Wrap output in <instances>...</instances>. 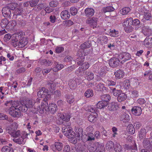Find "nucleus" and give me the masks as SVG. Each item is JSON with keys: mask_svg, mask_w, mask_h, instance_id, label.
I'll use <instances>...</instances> for the list:
<instances>
[{"mask_svg": "<svg viewBox=\"0 0 152 152\" xmlns=\"http://www.w3.org/2000/svg\"><path fill=\"white\" fill-rule=\"evenodd\" d=\"M2 12L4 17L9 18L11 17L12 15L11 11L7 7L3 8Z\"/></svg>", "mask_w": 152, "mask_h": 152, "instance_id": "obj_12", "label": "nucleus"}, {"mask_svg": "<svg viewBox=\"0 0 152 152\" xmlns=\"http://www.w3.org/2000/svg\"><path fill=\"white\" fill-rule=\"evenodd\" d=\"M89 67V64L88 62L83 63L79 68V72L88 69Z\"/></svg>", "mask_w": 152, "mask_h": 152, "instance_id": "obj_31", "label": "nucleus"}, {"mask_svg": "<svg viewBox=\"0 0 152 152\" xmlns=\"http://www.w3.org/2000/svg\"><path fill=\"white\" fill-rule=\"evenodd\" d=\"M86 76L88 80H91L94 79V74L90 72L86 71Z\"/></svg>", "mask_w": 152, "mask_h": 152, "instance_id": "obj_55", "label": "nucleus"}, {"mask_svg": "<svg viewBox=\"0 0 152 152\" xmlns=\"http://www.w3.org/2000/svg\"><path fill=\"white\" fill-rule=\"evenodd\" d=\"M1 151L2 152H13L12 148L7 146H4L2 148Z\"/></svg>", "mask_w": 152, "mask_h": 152, "instance_id": "obj_57", "label": "nucleus"}, {"mask_svg": "<svg viewBox=\"0 0 152 152\" xmlns=\"http://www.w3.org/2000/svg\"><path fill=\"white\" fill-rule=\"evenodd\" d=\"M144 44L148 48L151 47L152 46V39H145Z\"/></svg>", "mask_w": 152, "mask_h": 152, "instance_id": "obj_37", "label": "nucleus"}, {"mask_svg": "<svg viewBox=\"0 0 152 152\" xmlns=\"http://www.w3.org/2000/svg\"><path fill=\"white\" fill-rule=\"evenodd\" d=\"M109 34L110 36L113 37H117L119 35V32L115 29L110 30Z\"/></svg>", "mask_w": 152, "mask_h": 152, "instance_id": "obj_52", "label": "nucleus"}, {"mask_svg": "<svg viewBox=\"0 0 152 152\" xmlns=\"http://www.w3.org/2000/svg\"><path fill=\"white\" fill-rule=\"evenodd\" d=\"M68 85L71 89H74L77 86L76 82L74 80L71 79L69 82Z\"/></svg>", "mask_w": 152, "mask_h": 152, "instance_id": "obj_39", "label": "nucleus"}, {"mask_svg": "<svg viewBox=\"0 0 152 152\" xmlns=\"http://www.w3.org/2000/svg\"><path fill=\"white\" fill-rule=\"evenodd\" d=\"M147 132L145 129H141L138 132V137L139 139L142 140L145 137Z\"/></svg>", "mask_w": 152, "mask_h": 152, "instance_id": "obj_29", "label": "nucleus"}, {"mask_svg": "<svg viewBox=\"0 0 152 152\" xmlns=\"http://www.w3.org/2000/svg\"><path fill=\"white\" fill-rule=\"evenodd\" d=\"M131 57V55L126 53L120 54L118 56L119 59L121 60V62L122 63H124L126 61L130 59Z\"/></svg>", "mask_w": 152, "mask_h": 152, "instance_id": "obj_6", "label": "nucleus"}, {"mask_svg": "<svg viewBox=\"0 0 152 152\" xmlns=\"http://www.w3.org/2000/svg\"><path fill=\"white\" fill-rule=\"evenodd\" d=\"M70 116L69 115L66 114H63L58 118L59 124H63L64 126H69L70 124L68 122L69 121Z\"/></svg>", "mask_w": 152, "mask_h": 152, "instance_id": "obj_3", "label": "nucleus"}, {"mask_svg": "<svg viewBox=\"0 0 152 152\" xmlns=\"http://www.w3.org/2000/svg\"><path fill=\"white\" fill-rule=\"evenodd\" d=\"M111 98L109 94H106L102 95L101 96L100 98L102 101H103L104 102L107 103Z\"/></svg>", "mask_w": 152, "mask_h": 152, "instance_id": "obj_34", "label": "nucleus"}, {"mask_svg": "<svg viewBox=\"0 0 152 152\" xmlns=\"http://www.w3.org/2000/svg\"><path fill=\"white\" fill-rule=\"evenodd\" d=\"M39 62L42 65L48 66H51L53 64L51 61L46 59L40 60Z\"/></svg>", "mask_w": 152, "mask_h": 152, "instance_id": "obj_28", "label": "nucleus"}, {"mask_svg": "<svg viewBox=\"0 0 152 152\" xmlns=\"http://www.w3.org/2000/svg\"><path fill=\"white\" fill-rule=\"evenodd\" d=\"M6 131L7 133L15 138H17L20 135V132L19 130H12V129L10 126L7 128Z\"/></svg>", "mask_w": 152, "mask_h": 152, "instance_id": "obj_10", "label": "nucleus"}, {"mask_svg": "<svg viewBox=\"0 0 152 152\" xmlns=\"http://www.w3.org/2000/svg\"><path fill=\"white\" fill-rule=\"evenodd\" d=\"M114 150L116 152H120L122 149V146L118 143H116L114 145Z\"/></svg>", "mask_w": 152, "mask_h": 152, "instance_id": "obj_53", "label": "nucleus"}, {"mask_svg": "<svg viewBox=\"0 0 152 152\" xmlns=\"http://www.w3.org/2000/svg\"><path fill=\"white\" fill-rule=\"evenodd\" d=\"M102 80L105 83L107 84L108 86H114L116 84L115 81H113L109 78V77H106L102 79Z\"/></svg>", "mask_w": 152, "mask_h": 152, "instance_id": "obj_19", "label": "nucleus"}, {"mask_svg": "<svg viewBox=\"0 0 152 152\" xmlns=\"http://www.w3.org/2000/svg\"><path fill=\"white\" fill-rule=\"evenodd\" d=\"M49 106H48V104L46 102H45L43 103L40 107H39L37 108V110L39 111V112L41 113H43L45 111H48L49 110Z\"/></svg>", "mask_w": 152, "mask_h": 152, "instance_id": "obj_15", "label": "nucleus"}, {"mask_svg": "<svg viewBox=\"0 0 152 152\" xmlns=\"http://www.w3.org/2000/svg\"><path fill=\"white\" fill-rule=\"evenodd\" d=\"M69 11L71 14L72 15H74L77 14V10L75 7H72L70 8Z\"/></svg>", "mask_w": 152, "mask_h": 152, "instance_id": "obj_64", "label": "nucleus"}, {"mask_svg": "<svg viewBox=\"0 0 152 152\" xmlns=\"http://www.w3.org/2000/svg\"><path fill=\"white\" fill-rule=\"evenodd\" d=\"M76 138L78 140H80L83 136V129L81 127H78L75 130Z\"/></svg>", "mask_w": 152, "mask_h": 152, "instance_id": "obj_18", "label": "nucleus"}, {"mask_svg": "<svg viewBox=\"0 0 152 152\" xmlns=\"http://www.w3.org/2000/svg\"><path fill=\"white\" fill-rule=\"evenodd\" d=\"M46 86L48 88L49 91H51L55 89L56 84L53 82L50 81L48 82Z\"/></svg>", "mask_w": 152, "mask_h": 152, "instance_id": "obj_25", "label": "nucleus"}, {"mask_svg": "<svg viewBox=\"0 0 152 152\" xmlns=\"http://www.w3.org/2000/svg\"><path fill=\"white\" fill-rule=\"evenodd\" d=\"M127 98L126 94L124 93L121 92L119 93L117 97V100L119 102H122L126 99Z\"/></svg>", "mask_w": 152, "mask_h": 152, "instance_id": "obj_26", "label": "nucleus"}, {"mask_svg": "<svg viewBox=\"0 0 152 152\" xmlns=\"http://www.w3.org/2000/svg\"><path fill=\"white\" fill-rule=\"evenodd\" d=\"M17 24L16 21L15 20H11L10 22L8 21V26H9V30H11L13 28L16 26Z\"/></svg>", "mask_w": 152, "mask_h": 152, "instance_id": "obj_56", "label": "nucleus"}, {"mask_svg": "<svg viewBox=\"0 0 152 152\" xmlns=\"http://www.w3.org/2000/svg\"><path fill=\"white\" fill-rule=\"evenodd\" d=\"M114 10V8L113 7L109 6L103 7L101 10V12L105 13L107 12L113 11Z\"/></svg>", "mask_w": 152, "mask_h": 152, "instance_id": "obj_41", "label": "nucleus"}, {"mask_svg": "<svg viewBox=\"0 0 152 152\" xmlns=\"http://www.w3.org/2000/svg\"><path fill=\"white\" fill-rule=\"evenodd\" d=\"M8 20L6 18L2 20L1 22V27L3 28H5L6 29H9V26H8Z\"/></svg>", "mask_w": 152, "mask_h": 152, "instance_id": "obj_27", "label": "nucleus"}, {"mask_svg": "<svg viewBox=\"0 0 152 152\" xmlns=\"http://www.w3.org/2000/svg\"><path fill=\"white\" fill-rule=\"evenodd\" d=\"M22 12V10L21 9L17 8L13 15V18L16 19V20H18V22L22 20H23V17L21 15Z\"/></svg>", "mask_w": 152, "mask_h": 152, "instance_id": "obj_5", "label": "nucleus"}, {"mask_svg": "<svg viewBox=\"0 0 152 152\" xmlns=\"http://www.w3.org/2000/svg\"><path fill=\"white\" fill-rule=\"evenodd\" d=\"M61 16L62 19L64 20H66L69 19L70 16V15L68 11L64 10L61 12Z\"/></svg>", "mask_w": 152, "mask_h": 152, "instance_id": "obj_23", "label": "nucleus"}, {"mask_svg": "<svg viewBox=\"0 0 152 152\" xmlns=\"http://www.w3.org/2000/svg\"><path fill=\"white\" fill-rule=\"evenodd\" d=\"M121 121L124 123L128 122L130 120V116L125 113H123L120 116Z\"/></svg>", "mask_w": 152, "mask_h": 152, "instance_id": "obj_17", "label": "nucleus"}, {"mask_svg": "<svg viewBox=\"0 0 152 152\" xmlns=\"http://www.w3.org/2000/svg\"><path fill=\"white\" fill-rule=\"evenodd\" d=\"M133 20L132 18H126V20L124 22V24H127L128 25H132L133 24Z\"/></svg>", "mask_w": 152, "mask_h": 152, "instance_id": "obj_54", "label": "nucleus"}, {"mask_svg": "<svg viewBox=\"0 0 152 152\" xmlns=\"http://www.w3.org/2000/svg\"><path fill=\"white\" fill-rule=\"evenodd\" d=\"M17 107H18V109L19 111L23 112H26L28 110V109L25 104H20L18 105H16Z\"/></svg>", "mask_w": 152, "mask_h": 152, "instance_id": "obj_32", "label": "nucleus"}, {"mask_svg": "<svg viewBox=\"0 0 152 152\" xmlns=\"http://www.w3.org/2000/svg\"><path fill=\"white\" fill-rule=\"evenodd\" d=\"M50 106H49V110L52 113L54 114L57 110V106L55 103L51 104L50 105Z\"/></svg>", "mask_w": 152, "mask_h": 152, "instance_id": "obj_42", "label": "nucleus"}, {"mask_svg": "<svg viewBox=\"0 0 152 152\" xmlns=\"http://www.w3.org/2000/svg\"><path fill=\"white\" fill-rule=\"evenodd\" d=\"M25 34L24 32L20 31L13 34V37L15 38H25L24 37Z\"/></svg>", "mask_w": 152, "mask_h": 152, "instance_id": "obj_40", "label": "nucleus"}, {"mask_svg": "<svg viewBox=\"0 0 152 152\" xmlns=\"http://www.w3.org/2000/svg\"><path fill=\"white\" fill-rule=\"evenodd\" d=\"M133 114L136 116H138L141 115L142 110L141 108L138 106H134L131 109Z\"/></svg>", "mask_w": 152, "mask_h": 152, "instance_id": "obj_13", "label": "nucleus"}, {"mask_svg": "<svg viewBox=\"0 0 152 152\" xmlns=\"http://www.w3.org/2000/svg\"><path fill=\"white\" fill-rule=\"evenodd\" d=\"M65 97L66 99V102L69 104L73 103L74 101V98L73 96L66 94L65 96Z\"/></svg>", "mask_w": 152, "mask_h": 152, "instance_id": "obj_38", "label": "nucleus"}, {"mask_svg": "<svg viewBox=\"0 0 152 152\" xmlns=\"http://www.w3.org/2000/svg\"><path fill=\"white\" fill-rule=\"evenodd\" d=\"M121 60L118 58L112 57L109 60V65L112 67H116L119 65Z\"/></svg>", "mask_w": 152, "mask_h": 152, "instance_id": "obj_11", "label": "nucleus"}, {"mask_svg": "<svg viewBox=\"0 0 152 152\" xmlns=\"http://www.w3.org/2000/svg\"><path fill=\"white\" fill-rule=\"evenodd\" d=\"M108 103L104 102L103 101H101L99 102L96 104V107L97 108L101 109L106 106Z\"/></svg>", "mask_w": 152, "mask_h": 152, "instance_id": "obj_36", "label": "nucleus"}, {"mask_svg": "<svg viewBox=\"0 0 152 152\" xmlns=\"http://www.w3.org/2000/svg\"><path fill=\"white\" fill-rule=\"evenodd\" d=\"M111 92L113 96H118L119 93L122 92V91L121 90H118L116 89L115 88H113L111 89Z\"/></svg>", "mask_w": 152, "mask_h": 152, "instance_id": "obj_48", "label": "nucleus"}, {"mask_svg": "<svg viewBox=\"0 0 152 152\" xmlns=\"http://www.w3.org/2000/svg\"><path fill=\"white\" fill-rule=\"evenodd\" d=\"M9 89L7 87L4 88L3 87L1 86L0 87V92L2 94H5L7 95L8 94Z\"/></svg>", "mask_w": 152, "mask_h": 152, "instance_id": "obj_59", "label": "nucleus"}, {"mask_svg": "<svg viewBox=\"0 0 152 152\" xmlns=\"http://www.w3.org/2000/svg\"><path fill=\"white\" fill-rule=\"evenodd\" d=\"M143 146L150 150L152 149L149 138H145L143 141Z\"/></svg>", "mask_w": 152, "mask_h": 152, "instance_id": "obj_22", "label": "nucleus"}, {"mask_svg": "<svg viewBox=\"0 0 152 152\" xmlns=\"http://www.w3.org/2000/svg\"><path fill=\"white\" fill-rule=\"evenodd\" d=\"M105 68L102 67L101 69H98V74L101 77H103V79L104 77H106V70Z\"/></svg>", "mask_w": 152, "mask_h": 152, "instance_id": "obj_33", "label": "nucleus"}, {"mask_svg": "<svg viewBox=\"0 0 152 152\" xmlns=\"http://www.w3.org/2000/svg\"><path fill=\"white\" fill-rule=\"evenodd\" d=\"M48 90H46L45 88H42L39 89V91L37 93V96L39 98H42L46 96L48 94Z\"/></svg>", "mask_w": 152, "mask_h": 152, "instance_id": "obj_20", "label": "nucleus"}, {"mask_svg": "<svg viewBox=\"0 0 152 152\" xmlns=\"http://www.w3.org/2000/svg\"><path fill=\"white\" fill-rule=\"evenodd\" d=\"M54 65L55 67L53 69V71L54 72H56L59 70L63 68L64 67L63 65L61 64H58V63L55 62L54 64Z\"/></svg>", "mask_w": 152, "mask_h": 152, "instance_id": "obj_30", "label": "nucleus"}, {"mask_svg": "<svg viewBox=\"0 0 152 152\" xmlns=\"http://www.w3.org/2000/svg\"><path fill=\"white\" fill-rule=\"evenodd\" d=\"M69 126H66V128L64 130L65 135L69 139H72L75 137V133L69 128Z\"/></svg>", "mask_w": 152, "mask_h": 152, "instance_id": "obj_9", "label": "nucleus"}, {"mask_svg": "<svg viewBox=\"0 0 152 152\" xmlns=\"http://www.w3.org/2000/svg\"><path fill=\"white\" fill-rule=\"evenodd\" d=\"M91 46V42L89 41L85 42L81 44L80 46L81 48L82 49H84L89 48Z\"/></svg>", "mask_w": 152, "mask_h": 152, "instance_id": "obj_50", "label": "nucleus"}, {"mask_svg": "<svg viewBox=\"0 0 152 152\" xmlns=\"http://www.w3.org/2000/svg\"><path fill=\"white\" fill-rule=\"evenodd\" d=\"M144 76L145 77L148 76V79H149L150 76L152 73V71L150 69H147L145 70L144 72L142 73Z\"/></svg>", "mask_w": 152, "mask_h": 152, "instance_id": "obj_63", "label": "nucleus"}, {"mask_svg": "<svg viewBox=\"0 0 152 152\" xmlns=\"http://www.w3.org/2000/svg\"><path fill=\"white\" fill-rule=\"evenodd\" d=\"M96 113L94 112L93 114L90 115L88 117V119L89 121L91 122L94 123L96 119Z\"/></svg>", "mask_w": 152, "mask_h": 152, "instance_id": "obj_44", "label": "nucleus"}, {"mask_svg": "<svg viewBox=\"0 0 152 152\" xmlns=\"http://www.w3.org/2000/svg\"><path fill=\"white\" fill-rule=\"evenodd\" d=\"M87 141H91L95 140L94 135L93 133L89 132L86 135Z\"/></svg>", "mask_w": 152, "mask_h": 152, "instance_id": "obj_43", "label": "nucleus"}, {"mask_svg": "<svg viewBox=\"0 0 152 152\" xmlns=\"http://www.w3.org/2000/svg\"><path fill=\"white\" fill-rule=\"evenodd\" d=\"M85 16L90 17L94 15L95 13L94 10L91 8H86L84 11Z\"/></svg>", "mask_w": 152, "mask_h": 152, "instance_id": "obj_14", "label": "nucleus"}, {"mask_svg": "<svg viewBox=\"0 0 152 152\" xmlns=\"http://www.w3.org/2000/svg\"><path fill=\"white\" fill-rule=\"evenodd\" d=\"M124 71L120 69L117 70L115 71L114 75L116 79H119L123 77L124 75Z\"/></svg>", "mask_w": 152, "mask_h": 152, "instance_id": "obj_24", "label": "nucleus"}, {"mask_svg": "<svg viewBox=\"0 0 152 152\" xmlns=\"http://www.w3.org/2000/svg\"><path fill=\"white\" fill-rule=\"evenodd\" d=\"M130 10V8L129 7H125L121 10L120 12L123 15H125L127 14Z\"/></svg>", "mask_w": 152, "mask_h": 152, "instance_id": "obj_51", "label": "nucleus"}, {"mask_svg": "<svg viewBox=\"0 0 152 152\" xmlns=\"http://www.w3.org/2000/svg\"><path fill=\"white\" fill-rule=\"evenodd\" d=\"M88 149L90 152H94L96 151L101 152L104 151V148L98 142H95L89 145L88 147Z\"/></svg>", "mask_w": 152, "mask_h": 152, "instance_id": "obj_2", "label": "nucleus"}, {"mask_svg": "<svg viewBox=\"0 0 152 152\" xmlns=\"http://www.w3.org/2000/svg\"><path fill=\"white\" fill-rule=\"evenodd\" d=\"M96 90L98 91H103L106 88L104 87V84L102 83L96 84Z\"/></svg>", "mask_w": 152, "mask_h": 152, "instance_id": "obj_47", "label": "nucleus"}, {"mask_svg": "<svg viewBox=\"0 0 152 152\" xmlns=\"http://www.w3.org/2000/svg\"><path fill=\"white\" fill-rule=\"evenodd\" d=\"M11 42L14 47H15L18 46L20 48L24 47L27 44L26 41L25 42L23 39H21L18 42L17 39H12L11 40Z\"/></svg>", "mask_w": 152, "mask_h": 152, "instance_id": "obj_4", "label": "nucleus"}, {"mask_svg": "<svg viewBox=\"0 0 152 152\" xmlns=\"http://www.w3.org/2000/svg\"><path fill=\"white\" fill-rule=\"evenodd\" d=\"M123 86L124 89H128L130 86V81L129 80H125L123 83Z\"/></svg>", "mask_w": 152, "mask_h": 152, "instance_id": "obj_58", "label": "nucleus"}, {"mask_svg": "<svg viewBox=\"0 0 152 152\" xmlns=\"http://www.w3.org/2000/svg\"><path fill=\"white\" fill-rule=\"evenodd\" d=\"M139 96V93L137 90H133L131 91V94L130 95V97L131 98H136Z\"/></svg>", "mask_w": 152, "mask_h": 152, "instance_id": "obj_62", "label": "nucleus"}, {"mask_svg": "<svg viewBox=\"0 0 152 152\" xmlns=\"http://www.w3.org/2000/svg\"><path fill=\"white\" fill-rule=\"evenodd\" d=\"M14 104V102H10L7 103V106H11L9 109V113L14 118H18L21 115V113L16 105Z\"/></svg>", "mask_w": 152, "mask_h": 152, "instance_id": "obj_1", "label": "nucleus"}, {"mask_svg": "<svg viewBox=\"0 0 152 152\" xmlns=\"http://www.w3.org/2000/svg\"><path fill=\"white\" fill-rule=\"evenodd\" d=\"M93 92L91 89H87L84 93V96L86 98H89L93 96Z\"/></svg>", "mask_w": 152, "mask_h": 152, "instance_id": "obj_45", "label": "nucleus"}, {"mask_svg": "<svg viewBox=\"0 0 152 152\" xmlns=\"http://www.w3.org/2000/svg\"><path fill=\"white\" fill-rule=\"evenodd\" d=\"M143 15V19L142 20H144V19L147 20H150L152 18L151 13L148 12H144Z\"/></svg>", "mask_w": 152, "mask_h": 152, "instance_id": "obj_35", "label": "nucleus"}, {"mask_svg": "<svg viewBox=\"0 0 152 152\" xmlns=\"http://www.w3.org/2000/svg\"><path fill=\"white\" fill-rule=\"evenodd\" d=\"M63 144L60 142H55L54 144L50 146L51 149L54 152L56 151H61L63 147Z\"/></svg>", "mask_w": 152, "mask_h": 152, "instance_id": "obj_7", "label": "nucleus"}, {"mask_svg": "<svg viewBox=\"0 0 152 152\" xmlns=\"http://www.w3.org/2000/svg\"><path fill=\"white\" fill-rule=\"evenodd\" d=\"M97 18L93 17L92 18H88L86 20V23L87 24H89L93 28H94L97 27Z\"/></svg>", "mask_w": 152, "mask_h": 152, "instance_id": "obj_8", "label": "nucleus"}, {"mask_svg": "<svg viewBox=\"0 0 152 152\" xmlns=\"http://www.w3.org/2000/svg\"><path fill=\"white\" fill-rule=\"evenodd\" d=\"M84 57H78L76 60L77 64L79 65L80 66L83 63L84 61Z\"/></svg>", "mask_w": 152, "mask_h": 152, "instance_id": "obj_60", "label": "nucleus"}, {"mask_svg": "<svg viewBox=\"0 0 152 152\" xmlns=\"http://www.w3.org/2000/svg\"><path fill=\"white\" fill-rule=\"evenodd\" d=\"M114 147V143L111 141L108 142L106 145V148L108 150H110Z\"/></svg>", "mask_w": 152, "mask_h": 152, "instance_id": "obj_49", "label": "nucleus"}, {"mask_svg": "<svg viewBox=\"0 0 152 152\" xmlns=\"http://www.w3.org/2000/svg\"><path fill=\"white\" fill-rule=\"evenodd\" d=\"M13 140L14 142L19 144H23L25 142L23 138L22 137L19 138H15L13 139Z\"/></svg>", "mask_w": 152, "mask_h": 152, "instance_id": "obj_46", "label": "nucleus"}, {"mask_svg": "<svg viewBox=\"0 0 152 152\" xmlns=\"http://www.w3.org/2000/svg\"><path fill=\"white\" fill-rule=\"evenodd\" d=\"M129 132L131 134H134L135 131V128L132 124H130L128 126Z\"/></svg>", "mask_w": 152, "mask_h": 152, "instance_id": "obj_61", "label": "nucleus"}, {"mask_svg": "<svg viewBox=\"0 0 152 152\" xmlns=\"http://www.w3.org/2000/svg\"><path fill=\"white\" fill-rule=\"evenodd\" d=\"M35 103V101L33 99L27 100H25L24 102V103L28 109L32 108L33 107Z\"/></svg>", "mask_w": 152, "mask_h": 152, "instance_id": "obj_21", "label": "nucleus"}, {"mask_svg": "<svg viewBox=\"0 0 152 152\" xmlns=\"http://www.w3.org/2000/svg\"><path fill=\"white\" fill-rule=\"evenodd\" d=\"M118 108L117 103L115 102H113L110 103L108 107L109 111H113L118 110Z\"/></svg>", "mask_w": 152, "mask_h": 152, "instance_id": "obj_16", "label": "nucleus"}]
</instances>
